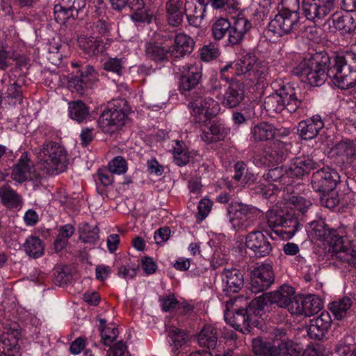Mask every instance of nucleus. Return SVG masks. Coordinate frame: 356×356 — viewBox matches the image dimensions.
Wrapping results in <instances>:
<instances>
[{
  "instance_id": "f3484780",
  "label": "nucleus",
  "mask_w": 356,
  "mask_h": 356,
  "mask_svg": "<svg viewBox=\"0 0 356 356\" xmlns=\"http://www.w3.org/2000/svg\"><path fill=\"white\" fill-rule=\"evenodd\" d=\"M182 75L180 78L179 89L181 94L187 95L195 90L202 76L201 68L198 65L186 64L180 70Z\"/></svg>"
},
{
  "instance_id": "bb28decb",
  "label": "nucleus",
  "mask_w": 356,
  "mask_h": 356,
  "mask_svg": "<svg viewBox=\"0 0 356 356\" xmlns=\"http://www.w3.org/2000/svg\"><path fill=\"white\" fill-rule=\"evenodd\" d=\"M337 244L332 245V252L335 257L343 262H347L356 268V247L343 243V237H338Z\"/></svg>"
},
{
  "instance_id": "5fc2aeb1",
  "label": "nucleus",
  "mask_w": 356,
  "mask_h": 356,
  "mask_svg": "<svg viewBox=\"0 0 356 356\" xmlns=\"http://www.w3.org/2000/svg\"><path fill=\"white\" fill-rule=\"evenodd\" d=\"M54 15L55 20L60 24H65L67 20L70 18H76L68 6L64 7L60 5H56L54 7Z\"/></svg>"
},
{
  "instance_id": "0eeeda50",
  "label": "nucleus",
  "mask_w": 356,
  "mask_h": 356,
  "mask_svg": "<svg viewBox=\"0 0 356 356\" xmlns=\"http://www.w3.org/2000/svg\"><path fill=\"white\" fill-rule=\"evenodd\" d=\"M299 0H282L281 8L268 24V31L281 37L299 29Z\"/></svg>"
},
{
  "instance_id": "4be33fe9",
  "label": "nucleus",
  "mask_w": 356,
  "mask_h": 356,
  "mask_svg": "<svg viewBox=\"0 0 356 356\" xmlns=\"http://www.w3.org/2000/svg\"><path fill=\"white\" fill-rule=\"evenodd\" d=\"M324 122L319 115L302 120L298 126V131L303 140H312L316 138L324 127Z\"/></svg>"
},
{
  "instance_id": "e433bc0d",
  "label": "nucleus",
  "mask_w": 356,
  "mask_h": 356,
  "mask_svg": "<svg viewBox=\"0 0 356 356\" xmlns=\"http://www.w3.org/2000/svg\"><path fill=\"white\" fill-rule=\"evenodd\" d=\"M217 340V330L214 326L211 325L204 326L197 337L198 344L202 347L209 349L216 348Z\"/></svg>"
},
{
  "instance_id": "09e8293b",
  "label": "nucleus",
  "mask_w": 356,
  "mask_h": 356,
  "mask_svg": "<svg viewBox=\"0 0 356 356\" xmlns=\"http://www.w3.org/2000/svg\"><path fill=\"white\" fill-rule=\"evenodd\" d=\"M111 5L113 9L121 10L128 6L131 10L140 11L144 8L143 0H111Z\"/></svg>"
},
{
  "instance_id": "412c9836",
  "label": "nucleus",
  "mask_w": 356,
  "mask_h": 356,
  "mask_svg": "<svg viewBox=\"0 0 356 356\" xmlns=\"http://www.w3.org/2000/svg\"><path fill=\"white\" fill-rule=\"evenodd\" d=\"M318 166V163L309 156L296 158L288 166H284V172L287 177H301Z\"/></svg>"
},
{
  "instance_id": "20e7f679",
  "label": "nucleus",
  "mask_w": 356,
  "mask_h": 356,
  "mask_svg": "<svg viewBox=\"0 0 356 356\" xmlns=\"http://www.w3.org/2000/svg\"><path fill=\"white\" fill-rule=\"evenodd\" d=\"M329 56L325 54L316 53L309 58L304 59L292 70L293 75L297 76L302 82L312 86H321L327 78L329 74Z\"/></svg>"
},
{
  "instance_id": "f704fd0d",
  "label": "nucleus",
  "mask_w": 356,
  "mask_h": 356,
  "mask_svg": "<svg viewBox=\"0 0 356 356\" xmlns=\"http://www.w3.org/2000/svg\"><path fill=\"white\" fill-rule=\"evenodd\" d=\"M0 202L8 209H14L22 203V198L10 185L0 187Z\"/></svg>"
},
{
  "instance_id": "473e14b6",
  "label": "nucleus",
  "mask_w": 356,
  "mask_h": 356,
  "mask_svg": "<svg viewBox=\"0 0 356 356\" xmlns=\"http://www.w3.org/2000/svg\"><path fill=\"white\" fill-rule=\"evenodd\" d=\"M165 7L169 24L173 26L181 24L184 14L183 0H168Z\"/></svg>"
},
{
  "instance_id": "c85d7f7f",
  "label": "nucleus",
  "mask_w": 356,
  "mask_h": 356,
  "mask_svg": "<svg viewBox=\"0 0 356 356\" xmlns=\"http://www.w3.org/2000/svg\"><path fill=\"white\" fill-rule=\"evenodd\" d=\"M250 28L251 24L246 18H236L229 30V42L233 45L240 44Z\"/></svg>"
},
{
  "instance_id": "9b49d317",
  "label": "nucleus",
  "mask_w": 356,
  "mask_h": 356,
  "mask_svg": "<svg viewBox=\"0 0 356 356\" xmlns=\"http://www.w3.org/2000/svg\"><path fill=\"white\" fill-rule=\"evenodd\" d=\"M339 181L340 176L337 171L327 166L314 172L311 178L312 188L320 193L332 191Z\"/></svg>"
},
{
  "instance_id": "cd10ccee",
  "label": "nucleus",
  "mask_w": 356,
  "mask_h": 356,
  "mask_svg": "<svg viewBox=\"0 0 356 356\" xmlns=\"http://www.w3.org/2000/svg\"><path fill=\"white\" fill-rule=\"evenodd\" d=\"M327 22L341 31L343 34H351L356 29V22L350 15H343L341 12H335L328 19Z\"/></svg>"
},
{
  "instance_id": "603ef678",
  "label": "nucleus",
  "mask_w": 356,
  "mask_h": 356,
  "mask_svg": "<svg viewBox=\"0 0 356 356\" xmlns=\"http://www.w3.org/2000/svg\"><path fill=\"white\" fill-rule=\"evenodd\" d=\"M168 337L172 340V345L176 349L180 348L187 341L186 332L175 327H171L169 330Z\"/></svg>"
},
{
  "instance_id": "79ce46f5",
  "label": "nucleus",
  "mask_w": 356,
  "mask_h": 356,
  "mask_svg": "<svg viewBox=\"0 0 356 356\" xmlns=\"http://www.w3.org/2000/svg\"><path fill=\"white\" fill-rule=\"evenodd\" d=\"M256 56L252 54H247L241 59L235 62L236 71L239 76H243L245 79L250 80L252 70L255 64Z\"/></svg>"
},
{
  "instance_id": "4468645a",
  "label": "nucleus",
  "mask_w": 356,
  "mask_h": 356,
  "mask_svg": "<svg viewBox=\"0 0 356 356\" xmlns=\"http://www.w3.org/2000/svg\"><path fill=\"white\" fill-rule=\"evenodd\" d=\"M274 281L275 275L272 264L263 263L251 272L250 290L254 293L264 292Z\"/></svg>"
},
{
  "instance_id": "58836bf2",
  "label": "nucleus",
  "mask_w": 356,
  "mask_h": 356,
  "mask_svg": "<svg viewBox=\"0 0 356 356\" xmlns=\"http://www.w3.org/2000/svg\"><path fill=\"white\" fill-rule=\"evenodd\" d=\"M25 252L30 257L37 259L44 254V245L36 236H29L23 245Z\"/></svg>"
},
{
  "instance_id": "69168bd1",
  "label": "nucleus",
  "mask_w": 356,
  "mask_h": 356,
  "mask_svg": "<svg viewBox=\"0 0 356 356\" xmlns=\"http://www.w3.org/2000/svg\"><path fill=\"white\" fill-rule=\"evenodd\" d=\"M112 172L108 169L100 168L97 172L99 181L104 186H108L113 182V177Z\"/></svg>"
},
{
  "instance_id": "de8ad7c7",
  "label": "nucleus",
  "mask_w": 356,
  "mask_h": 356,
  "mask_svg": "<svg viewBox=\"0 0 356 356\" xmlns=\"http://www.w3.org/2000/svg\"><path fill=\"white\" fill-rule=\"evenodd\" d=\"M99 323L102 339L105 345L108 346L117 338L118 328L115 325H112L111 327L105 326L106 320L104 319H100Z\"/></svg>"
},
{
  "instance_id": "b1692460",
  "label": "nucleus",
  "mask_w": 356,
  "mask_h": 356,
  "mask_svg": "<svg viewBox=\"0 0 356 356\" xmlns=\"http://www.w3.org/2000/svg\"><path fill=\"white\" fill-rule=\"evenodd\" d=\"M331 153L341 162L352 164L356 159V146L353 141L343 140L332 147Z\"/></svg>"
},
{
  "instance_id": "6ab92c4d",
  "label": "nucleus",
  "mask_w": 356,
  "mask_h": 356,
  "mask_svg": "<svg viewBox=\"0 0 356 356\" xmlns=\"http://www.w3.org/2000/svg\"><path fill=\"white\" fill-rule=\"evenodd\" d=\"M323 307L322 300L316 295L299 297L297 303L292 305L291 314L311 316L317 314Z\"/></svg>"
},
{
  "instance_id": "8fccbe9b",
  "label": "nucleus",
  "mask_w": 356,
  "mask_h": 356,
  "mask_svg": "<svg viewBox=\"0 0 356 356\" xmlns=\"http://www.w3.org/2000/svg\"><path fill=\"white\" fill-rule=\"evenodd\" d=\"M268 74V68L267 64L265 62H258L256 58L250 81L252 82L263 81L264 79H266Z\"/></svg>"
},
{
  "instance_id": "4c0bfd02",
  "label": "nucleus",
  "mask_w": 356,
  "mask_h": 356,
  "mask_svg": "<svg viewBox=\"0 0 356 356\" xmlns=\"http://www.w3.org/2000/svg\"><path fill=\"white\" fill-rule=\"evenodd\" d=\"M251 135L254 141H266L275 136V127L272 124L262 122L252 128Z\"/></svg>"
},
{
  "instance_id": "3c124183",
  "label": "nucleus",
  "mask_w": 356,
  "mask_h": 356,
  "mask_svg": "<svg viewBox=\"0 0 356 356\" xmlns=\"http://www.w3.org/2000/svg\"><path fill=\"white\" fill-rule=\"evenodd\" d=\"M207 3H211L215 9H220L223 11L232 14L238 10V6L234 0H207Z\"/></svg>"
},
{
  "instance_id": "49530a36",
  "label": "nucleus",
  "mask_w": 356,
  "mask_h": 356,
  "mask_svg": "<svg viewBox=\"0 0 356 356\" xmlns=\"http://www.w3.org/2000/svg\"><path fill=\"white\" fill-rule=\"evenodd\" d=\"M24 63L26 58L23 56H15L6 51L2 42H0V70H6L11 65L10 60Z\"/></svg>"
},
{
  "instance_id": "6e6552de",
  "label": "nucleus",
  "mask_w": 356,
  "mask_h": 356,
  "mask_svg": "<svg viewBox=\"0 0 356 356\" xmlns=\"http://www.w3.org/2000/svg\"><path fill=\"white\" fill-rule=\"evenodd\" d=\"M39 159L42 168L49 175L61 173L67 168L66 151L56 143L44 144L39 152Z\"/></svg>"
},
{
  "instance_id": "c756f323",
  "label": "nucleus",
  "mask_w": 356,
  "mask_h": 356,
  "mask_svg": "<svg viewBox=\"0 0 356 356\" xmlns=\"http://www.w3.org/2000/svg\"><path fill=\"white\" fill-rule=\"evenodd\" d=\"M15 325L13 328L3 332L0 336V353L1 356L10 355V352L15 348L18 344V340L21 336V331Z\"/></svg>"
},
{
  "instance_id": "338daca9",
  "label": "nucleus",
  "mask_w": 356,
  "mask_h": 356,
  "mask_svg": "<svg viewBox=\"0 0 356 356\" xmlns=\"http://www.w3.org/2000/svg\"><path fill=\"white\" fill-rule=\"evenodd\" d=\"M3 94H4L8 98L18 99L19 100H21V88L15 81H13V83L6 88Z\"/></svg>"
},
{
  "instance_id": "aec40b11",
  "label": "nucleus",
  "mask_w": 356,
  "mask_h": 356,
  "mask_svg": "<svg viewBox=\"0 0 356 356\" xmlns=\"http://www.w3.org/2000/svg\"><path fill=\"white\" fill-rule=\"evenodd\" d=\"M207 3L204 0H186L184 4V14L190 25L199 27L205 17Z\"/></svg>"
},
{
  "instance_id": "6e6d98bb",
  "label": "nucleus",
  "mask_w": 356,
  "mask_h": 356,
  "mask_svg": "<svg viewBox=\"0 0 356 356\" xmlns=\"http://www.w3.org/2000/svg\"><path fill=\"white\" fill-rule=\"evenodd\" d=\"M80 76L88 88L92 87L98 81L97 72L90 65L85 66L80 71Z\"/></svg>"
},
{
  "instance_id": "774afa93",
  "label": "nucleus",
  "mask_w": 356,
  "mask_h": 356,
  "mask_svg": "<svg viewBox=\"0 0 356 356\" xmlns=\"http://www.w3.org/2000/svg\"><path fill=\"white\" fill-rule=\"evenodd\" d=\"M302 356H326L324 347L318 343L309 345L302 352Z\"/></svg>"
},
{
  "instance_id": "2f4dec72",
  "label": "nucleus",
  "mask_w": 356,
  "mask_h": 356,
  "mask_svg": "<svg viewBox=\"0 0 356 356\" xmlns=\"http://www.w3.org/2000/svg\"><path fill=\"white\" fill-rule=\"evenodd\" d=\"M79 47L88 56L98 55L105 50V46L98 36H81L78 39Z\"/></svg>"
},
{
  "instance_id": "2eb2a0df",
  "label": "nucleus",
  "mask_w": 356,
  "mask_h": 356,
  "mask_svg": "<svg viewBox=\"0 0 356 356\" xmlns=\"http://www.w3.org/2000/svg\"><path fill=\"white\" fill-rule=\"evenodd\" d=\"M259 297L265 298L264 306L269 302L272 304H276L280 307L286 308L291 314L292 305L297 303L298 300L294 289L289 285H282L277 290L263 293Z\"/></svg>"
},
{
  "instance_id": "0e129e2a",
  "label": "nucleus",
  "mask_w": 356,
  "mask_h": 356,
  "mask_svg": "<svg viewBox=\"0 0 356 356\" xmlns=\"http://www.w3.org/2000/svg\"><path fill=\"white\" fill-rule=\"evenodd\" d=\"M278 348L280 350L279 356H302L301 352L289 343H279Z\"/></svg>"
},
{
  "instance_id": "423d86ee",
  "label": "nucleus",
  "mask_w": 356,
  "mask_h": 356,
  "mask_svg": "<svg viewBox=\"0 0 356 356\" xmlns=\"http://www.w3.org/2000/svg\"><path fill=\"white\" fill-rule=\"evenodd\" d=\"M329 70L330 79L339 88L346 90L356 86V54L337 55Z\"/></svg>"
},
{
  "instance_id": "13d9d810",
  "label": "nucleus",
  "mask_w": 356,
  "mask_h": 356,
  "mask_svg": "<svg viewBox=\"0 0 356 356\" xmlns=\"http://www.w3.org/2000/svg\"><path fill=\"white\" fill-rule=\"evenodd\" d=\"M219 49L216 44L211 43L204 45L200 50V56L202 60L209 62L218 58Z\"/></svg>"
},
{
  "instance_id": "e2e57ef3",
  "label": "nucleus",
  "mask_w": 356,
  "mask_h": 356,
  "mask_svg": "<svg viewBox=\"0 0 356 356\" xmlns=\"http://www.w3.org/2000/svg\"><path fill=\"white\" fill-rule=\"evenodd\" d=\"M286 177L284 166L270 168L263 175V178L268 181H277L280 179H284Z\"/></svg>"
},
{
  "instance_id": "a18cd8bd",
  "label": "nucleus",
  "mask_w": 356,
  "mask_h": 356,
  "mask_svg": "<svg viewBox=\"0 0 356 356\" xmlns=\"http://www.w3.org/2000/svg\"><path fill=\"white\" fill-rule=\"evenodd\" d=\"M79 238L83 243L94 244L99 239V229L97 226L84 223L79 228Z\"/></svg>"
},
{
  "instance_id": "393cba45",
  "label": "nucleus",
  "mask_w": 356,
  "mask_h": 356,
  "mask_svg": "<svg viewBox=\"0 0 356 356\" xmlns=\"http://www.w3.org/2000/svg\"><path fill=\"white\" fill-rule=\"evenodd\" d=\"M244 97L243 84L238 81L232 82L223 95L222 104L229 108L236 107L244 99Z\"/></svg>"
},
{
  "instance_id": "a211bd4d",
  "label": "nucleus",
  "mask_w": 356,
  "mask_h": 356,
  "mask_svg": "<svg viewBox=\"0 0 356 356\" xmlns=\"http://www.w3.org/2000/svg\"><path fill=\"white\" fill-rule=\"evenodd\" d=\"M220 277L222 291L228 296L238 293L243 287V275L237 268H225L220 273Z\"/></svg>"
},
{
  "instance_id": "39448f33",
  "label": "nucleus",
  "mask_w": 356,
  "mask_h": 356,
  "mask_svg": "<svg viewBox=\"0 0 356 356\" xmlns=\"http://www.w3.org/2000/svg\"><path fill=\"white\" fill-rule=\"evenodd\" d=\"M298 90L290 84L284 85L275 93L265 98L264 109L269 114H273L283 111L294 113L298 108H307L308 100L299 99Z\"/></svg>"
},
{
  "instance_id": "680f3d73",
  "label": "nucleus",
  "mask_w": 356,
  "mask_h": 356,
  "mask_svg": "<svg viewBox=\"0 0 356 356\" xmlns=\"http://www.w3.org/2000/svg\"><path fill=\"white\" fill-rule=\"evenodd\" d=\"M93 35L96 36H107L110 33L109 25L103 19H98L94 22L92 25L90 26Z\"/></svg>"
},
{
  "instance_id": "052dcab7",
  "label": "nucleus",
  "mask_w": 356,
  "mask_h": 356,
  "mask_svg": "<svg viewBox=\"0 0 356 356\" xmlns=\"http://www.w3.org/2000/svg\"><path fill=\"white\" fill-rule=\"evenodd\" d=\"M236 76H239L234 63H228L220 69V77L227 82H234Z\"/></svg>"
},
{
  "instance_id": "ddd939ff",
  "label": "nucleus",
  "mask_w": 356,
  "mask_h": 356,
  "mask_svg": "<svg viewBox=\"0 0 356 356\" xmlns=\"http://www.w3.org/2000/svg\"><path fill=\"white\" fill-rule=\"evenodd\" d=\"M127 114L115 106L105 109L98 120V126L105 134H113L119 130L125 123Z\"/></svg>"
},
{
  "instance_id": "dca6fc26",
  "label": "nucleus",
  "mask_w": 356,
  "mask_h": 356,
  "mask_svg": "<svg viewBox=\"0 0 356 356\" xmlns=\"http://www.w3.org/2000/svg\"><path fill=\"white\" fill-rule=\"evenodd\" d=\"M309 228L316 238L326 241L330 243H334L333 245L337 243L336 241L338 237H343L347 234L345 226L341 225L337 229L327 228L321 218L311 222Z\"/></svg>"
},
{
  "instance_id": "f8f14e48",
  "label": "nucleus",
  "mask_w": 356,
  "mask_h": 356,
  "mask_svg": "<svg viewBox=\"0 0 356 356\" xmlns=\"http://www.w3.org/2000/svg\"><path fill=\"white\" fill-rule=\"evenodd\" d=\"M264 231H266V225L259 222L258 229L250 232L245 237V247L251 250L257 257H266L272 251L271 244Z\"/></svg>"
},
{
  "instance_id": "37998d69",
  "label": "nucleus",
  "mask_w": 356,
  "mask_h": 356,
  "mask_svg": "<svg viewBox=\"0 0 356 356\" xmlns=\"http://www.w3.org/2000/svg\"><path fill=\"white\" fill-rule=\"evenodd\" d=\"M352 304V300L345 297L330 303L329 308L336 318L341 320L350 312Z\"/></svg>"
},
{
  "instance_id": "bf43d9fd",
  "label": "nucleus",
  "mask_w": 356,
  "mask_h": 356,
  "mask_svg": "<svg viewBox=\"0 0 356 356\" xmlns=\"http://www.w3.org/2000/svg\"><path fill=\"white\" fill-rule=\"evenodd\" d=\"M159 302L163 311L168 312L180 307L179 302L174 295L163 296L159 297Z\"/></svg>"
},
{
  "instance_id": "864d4df0",
  "label": "nucleus",
  "mask_w": 356,
  "mask_h": 356,
  "mask_svg": "<svg viewBox=\"0 0 356 356\" xmlns=\"http://www.w3.org/2000/svg\"><path fill=\"white\" fill-rule=\"evenodd\" d=\"M125 64V58H110L104 63V68L106 71L116 73L118 75H121L122 70Z\"/></svg>"
},
{
  "instance_id": "4d7b16f0",
  "label": "nucleus",
  "mask_w": 356,
  "mask_h": 356,
  "mask_svg": "<svg viewBox=\"0 0 356 356\" xmlns=\"http://www.w3.org/2000/svg\"><path fill=\"white\" fill-rule=\"evenodd\" d=\"M108 168L113 174L121 175L127 172V163L123 157L116 156L108 163Z\"/></svg>"
},
{
  "instance_id": "a878e982",
  "label": "nucleus",
  "mask_w": 356,
  "mask_h": 356,
  "mask_svg": "<svg viewBox=\"0 0 356 356\" xmlns=\"http://www.w3.org/2000/svg\"><path fill=\"white\" fill-rule=\"evenodd\" d=\"M194 45L195 42L191 37L179 33L175 38L174 45L169 49V54L175 58L184 57L193 51Z\"/></svg>"
},
{
  "instance_id": "7c9ffc66",
  "label": "nucleus",
  "mask_w": 356,
  "mask_h": 356,
  "mask_svg": "<svg viewBox=\"0 0 356 356\" xmlns=\"http://www.w3.org/2000/svg\"><path fill=\"white\" fill-rule=\"evenodd\" d=\"M289 145L280 141H274L269 149L265 152V159L268 163H280L284 161L289 153Z\"/></svg>"
},
{
  "instance_id": "f03ea898",
  "label": "nucleus",
  "mask_w": 356,
  "mask_h": 356,
  "mask_svg": "<svg viewBox=\"0 0 356 356\" xmlns=\"http://www.w3.org/2000/svg\"><path fill=\"white\" fill-rule=\"evenodd\" d=\"M290 211H270L266 215V223L277 234L293 237L299 227L298 216H302L311 207L309 200L302 196L292 195L286 202Z\"/></svg>"
},
{
  "instance_id": "9d476101",
  "label": "nucleus",
  "mask_w": 356,
  "mask_h": 356,
  "mask_svg": "<svg viewBox=\"0 0 356 356\" xmlns=\"http://www.w3.org/2000/svg\"><path fill=\"white\" fill-rule=\"evenodd\" d=\"M334 0H302V11L315 24H321L334 10Z\"/></svg>"
},
{
  "instance_id": "c03bdc74",
  "label": "nucleus",
  "mask_w": 356,
  "mask_h": 356,
  "mask_svg": "<svg viewBox=\"0 0 356 356\" xmlns=\"http://www.w3.org/2000/svg\"><path fill=\"white\" fill-rule=\"evenodd\" d=\"M231 29V23L224 17L216 19L211 26V33L213 38L216 40H222Z\"/></svg>"
},
{
  "instance_id": "72a5a7b5",
  "label": "nucleus",
  "mask_w": 356,
  "mask_h": 356,
  "mask_svg": "<svg viewBox=\"0 0 356 356\" xmlns=\"http://www.w3.org/2000/svg\"><path fill=\"white\" fill-rule=\"evenodd\" d=\"M252 351L257 356H279L280 354L278 345L264 341L260 337L252 339Z\"/></svg>"
},
{
  "instance_id": "7ed1b4c3",
  "label": "nucleus",
  "mask_w": 356,
  "mask_h": 356,
  "mask_svg": "<svg viewBox=\"0 0 356 356\" xmlns=\"http://www.w3.org/2000/svg\"><path fill=\"white\" fill-rule=\"evenodd\" d=\"M238 299H230L227 302L225 311V320L236 330L246 334L251 331L252 326H256V318L261 316L264 309L265 298L257 297L252 300L246 308L234 309L232 307Z\"/></svg>"
},
{
  "instance_id": "c9c22d12",
  "label": "nucleus",
  "mask_w": 356,
  "mask_h": 356,
  "mask_svg": "<svg viewBox=\"0 0 356 356\" xmlns=\"http://www.w3.org/2000/svg\"><path fill=\"white\" fill-rule=\"evenodd\" d=\"M29 160L26 154L24 153L20 156L17 163L12 170L11 177L17 183H22L26 181L30 177Z\"/></svg>"
},
{
  "instance_id": "ea45409f",
  "label": "nucleus",
  "mask_w": 356,
  "mask_h": 356,
  "mask_svg": "<svg viewBox=\"0 0 356 356\" xmlns=\"http://www.w3.org/2000/svg\"><path fill=\"white\" fill-rule=\"evenodd\" d=\"M68 111L71 119L79 123L84 122L89 117V108L81 101L69 102Z\"/></svg>"
},
{
  "instance_id": "5701e85b",
  "label": "nucleus",
  "mask_w": 356,
  "mask_h": 356,
  "mask_svg": "<svg viewBox=\"0 0 356 356\" xmlns=\"http://www.w3.org/2000/svg\"><path fill=\"white\" fill-rule=\"evenodd\" d=\"M332 323L328 312L323 311L321 314L310 321L307 329V334L311 339L321 340L327 332Z\"/></svg>"
},
{
  "instance_id": "a19ab883",
  "label": "nucleus",
  "mask_w": 356,
  "mask_h": 356,
  "mask_svg": "<svg viewBox=\"0 0 356 356\" xmlns=\"http://www.w3.org/2000/svg\"><path fill=\"white\" fill-rule=\"evenodd\" d=\"M145 56L153 60L161 61L167 58L169 49L161 47L157 42L149 40L145 45Z\"/></svg>"
},
{
  "instance_id": "1a4fd4ad",
  "label": "nucleus",
  "mask_w": 356,
  "mask_h": 356,
  "mask_svg": "<svg viewBox=\"0 0 356 356\" xmlns=\"http://www.w3.org/2000/svg\"><path fill=\"white\" fill-rule=\"evenodd\" d=\"M232 227L238 232L247 231L263 217L257 207L241 202H235L228 209Z\"/></svg>"
},
{
  "instance_id": "f257e3e1",
  "label": "nucleus",
  "mask_w": 356,
  "mask_h": 356,
  "mask_svg": "<svg viewBox=\"0 0 356 356\" xmlns=\"http://www.w3.org/2000/svg\"><path fill=\"white\" fill-rule=\"evenodd\" d=\"M189 95L191 100L188 105L191 109L193 121L202 127L200 135L202 140L207 143L223 140L229 131L223 124L213 121L210 126H207V122L220 111L218 103L211 97L201 95L195 91Z\"/></svg>"
}]
</instances>
